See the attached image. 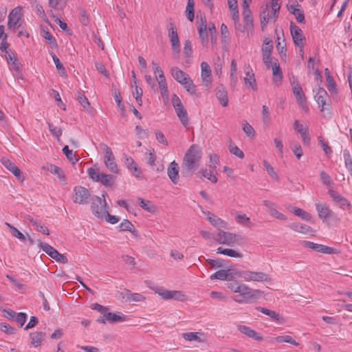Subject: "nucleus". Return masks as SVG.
I'll return each instance as SVG.
<instances>
[{
    "mask_svg": "<svg viewBox=\"0 0 352 352\" xmlns=\"http://www.w3.org/2000/svg\"><path fill=\"white\" fill-rule=\"evenodd\" d=\"M201 159V151L197 144H192L186 151L182 164L183 173L192 175L199 166Z\"/></svg>",
    "mask_w": 352,
    "mask_h": 352,
    "instance_id": "1",
    "label": "nucleus"
},
{
    "mask_svg": "<svg viewBox=\"0 0 352 352\" xmlns=\"http://www.w3.org/2000/svg\"><path fill=\"white\" fill-rule=\"evenodd\" d=\"M239 295L233 296L232 298L234 301L240 303H249L252 300L258 299L261 297L263 292L259 289H253L250 288L244 283L241 285Z\"/></svg>",
    "mask_w": 352,
    "mask_h": 352,
    "instance_id": "2",
    "label": "nucleus"
},
{
    "mask_svg": "<svg viewBox=\"0 0 352 352\" xmlns=\"http://www.w3.org/2000/svg\"><path fill=\"white\" fill-rule=\"evenodd\" d=\"M213 239L219 244H225L229 246L241 245L245 240V237L241 234L223 230L218 232Z\"/></svg>",
    "mask_w": 352,
    "mask_h": 352,
    "instance_id": "3",
    "label": "nucleus"
},
{
    "mask_svg": "<svg viewBox=\"0 0 352 352\" xmlns=\"http://www.w3.org/2000/svg\"><path fill=\"white\" fill-rule=\"evenodd\" d=\"M268 7V5H266L265 7L261 8V26L263 32L265 31L270 18L273 19L274 21H276L278 18L280 8V3L278 2V0H271V8L272 10V14L271 16H269Z\"/></svg>",
    "mask_w": 352,
    "mask_h": 352,
    "instance_id": "4",
    "label": "nucleus"
},
{
    "mask_svg": "<svg viewBox=\"0 0 352 352\" xmlns=\"http://www.w3.org/2000/svg\"><path fill=\"white\" fill-rule=\"evenodd\" d=\"M172 104L181 123L184 127L188 128L189 125V118L187 111L184 107L181 100L176 94H173L172 96Z\"/></svg>",
    "mask_w": 352,
    "mask_h": 352,
    "instance_id": "5",
    "label": "nucleus"
},
{
    "mask_svg": "<svg viewBox=\"0 0 352 352\" xmlns=\"http://www.w3.org/2000/svg\"><path fill=\"white\" fill-rule=\"evenodd\" d=\"M100 147L104 153V163L109 171L113 173H119L116 158L109 146L105 144H100Z\"/></svg>",
    "mask_w": 352,
    "mask_h": 352,
    "instance_id": "6",
    "label": "nucleus"
},
{
    "mask_svg": "<svg viewBox=\"0 0 352 352\" xmlns=\"http://www.w3.org/2000/svg\"><path fill=\"white\" fill-rule=\"evenodd\" d=\"M91 211L98 218H103L107 213V203L105 199H102L98 196H95L91 199Z\"/></svg>",
    "mask_w": 352,
    "mask_h": 352,
    "instance_id": "7",
    "label": "nucleus"
},
{
    "mask_svg": "<svg viewBox=\"0 0 352 352\" xmlns=\"http://www.w3.org/2000/svg\"><path fill=\"white\" fill-rule=\"evenodd\" d=\"M238 276L245 281L267 282L270 280L268 275L262 272L242 271L238 273Z\"/></svg>",
    "mask_w": 352,
    "mask_h": 352,
    "instance_id": "8",
    "label": "nucleus"
},
{
    "mask_svg": "<svg viewBox=\"0 0 352 352\" xmlns=\"http://www.w3.org/2000/svg\"><path fill=\"white\" fill-rule=\"evenodd\" d=\"M22 16V8L18 6L14 8L8 15V28L13 31L18 29L21 25Z\"/></svg>",
    "mask_w": 352,
    "mask_h": 352,
    "instance_id": "9",
    "label": "nucleus"
},
{
    "mask_svg": "<svg viewBox=\"0 0 352 352\" xmlns=\"http://www.w3.org/2000/svg\"><path fill=\"white\" fill-rule=\"evenodd\" d=\"M168 35L171 43L172 50L175 58H178L180 53V44L177 32V28L173 22L170 23Z\"/></svg>",
    "mask_w": 352,
    "mask_h": 352,
    "instance_id": "10",
    "label": "nucleus"
},
{
    "mask_svg": "<svg viewBox=\"0 0 352 352\" xmlns=\"http://www.w3.org/2000/svg\"><path fill=\"white\" fill-rule=\"evenodd\" d=\"M290 32L294 45L300 48V51H302V48L304 47L306 41L302 30L294 24V23L291 22Z\"/></svg>",
    "mask_w": 352,
    "mask_h": 352,
    "instance_id": "11",
    "label": "nucleus"
},
{
    "mask_svg": "<svg viewBox=\"0 0 352 352\" xmlns=\"http://www.w3.org/2000/svg\"><path fill=\"white\" fill-rule=\"evenodd\" d=\"M126 320L127 316L122 314V313L118 312L117 314H116L109 312L108 311H107L104 316H100L96 320V322L100 324H105L107 322L109 323H116L124 322L126 321Z\"/></svg>",
    "mask_w": 352,
    "mask_h": 352,
    "instance_id": "12",
    "label": "nucleus"
},
{
    "mask_svg": "<svg viewBox=\"0 0 352 352\" xmlns=\"http://www.w3.org/2000/svg\"><path fill=\"white\" fill-rule=\"evenodd\" d=\"M74 202L79 204H87L91 196L89 190L80 186L74 187Z\"/></svg>",
    "mask_w": 352,
    "mask_h": 352,
    "instance_id": "13",
    "label": "nucleus"
},
{
    "mask_svg": "<svg viewBox=\"0 0 352 352\" xmlns=\"http://www.w3.org/2000/svg\"><path fill=\"white\" fill-rule=\"evenodd\" d=\"M1 162L9 171H10L16 177V179L19 181L23 182L25 180V177L22 171L16 166L14 163L11 162L9 159L2 157L1 159Z\"/></svg>",
    "mask_w": 352,
    "mask_h": 352,
    "instance_id": "14",
    "label": "nucleus"
},
{
    "mask_svg": "<svg viewBox=\"0 0 352 352\" xmlns=\"http://www.w3.org/2000/svg\"><path fill=\"white\" fill-rule=\"evenodd\" d=\"M301 244L303 247L312 249L318 252L329 254H334L336 252L335 250L331 247L322 244L315 243L308 241H302Z\"/></svg>",
    "mask_w": 352,
    "mask_h": 352,
    "instance_id": "15",
    "label": "nucleus"
},
{
    "mask_svg": "<svg viewBox=\"0 0 352 352\" xmlns=\"http://www.w3.org/2000/svg\"><path fill=\"white\" fill-rule=\"evenodd\" d=\"M316 208L318 213V217L322 221L327 220L334 215L333 212L325 203L318 202L316 204Z\"/></svg>",
    "mask_w": 352,
    "mask_h": 352,
    "instance_id": "16",
    "label": "nucleus"
},
{
    "mask_svg": "<svg viewBox=\"0 0 352 352\" xmlns=\"http://www.w3.org/2000/svg\"><path fill=\"white\" fill-rule=\"evenodd\" d=\"M263 204L267 207V212L271 217L283 221H285L287 219V217L285 214L276 210V204L268 200H264L263 201Z\"/></svg>",
    "mask_w": 352,
    "mask_h": 352,
    "instance_id": "17",
    "label": "nucleus"
},
{
    "mask_svg": "<svg viewBox=\"0 0 352 352\" xmlns=\"http://www.w3.org/2000/svg\"><path fill=\"white\" fill-rule=\"evenodd\" d=\"M204 214L208 216V220L209 222L212 225L214 228H216L218 231L222 230L221 229H227L228 228V223L221 219V218L218 217L217 216L214 214H212L210 216V212H203Z\"/></svg>",
    "mask_w": 352,
    "mask_h": 352,
    "instance_id": "18",
    "label": "nucleus"
},
{
    "mask_svg": "<svg viewBox=\"0 0 352 352\" xmlns=\"http://www.w3.org/2000/svg\"><path fill=\"white\" fill-rule=\"evenodd\" d=\"M5 58L8 64L11 65L12 69L16 73L19 74L22 69V65L19 62V59L15 56L14 53L12 51H6Z\"/></svg>",
    "mask_w": 352,
    "mask_h": 352,
    "instance_id": "19",
    "label": "nucleus"
},
{
    "mask_svg": "<svg viewBox=\"0 0 352 352\" xmlns=\"http://www.w3.org/2000/svg\"><path fill=\"white\" fill-rule=\"evenodd\" d=\"M237 329L248 337L252 338L256 341H262L263 338L261 333L256 332L254 329H250L249 327L240 324L237 326Z\"/></svg>",
    "mask_w": 352,
    "mask_h": 352,
    "instance_id": "20",
    "label": "nucleus"
},
{
    "mask_svg": "<svg viewBox=\"0 0 352 352\" xmlns=\"http://www.w3.org/2000/svg\"><path fill=\"white\" fill-rule=\"evenodd\" d=\"M329 195L331 197V198L332 199V200L336 204H339V206L341 208H344L345 207L351 206V204L349 202V201L345 197L342 196L340 193L335 191L334 190L329 189Z\"/></svg>",
    "mask_w": 352,
    "mask_h": 352,
    "instance_id": "21",
    "label": "nucleus"
},
{
    "mask_svg": "<svg viewBox=\"0 0 352 352\" xmlns=\"http://www.w3.org/2000/svg\"><path fill=\"white\" fill-rule=\"evenodd\" d=\"M182 336L186 341H196L197 342H206V336L202 332H188L182 334Z\"/></svg>",
    "mask_w": 352,
    "mask_h": 352,
    "instance_id": "22",
    "label": "nucleus"
},
{
    "mask_svg": "<svg viewBox=\"0 0 352 352\" xmlns=\"http://www.w3.org/2000/svg\"><path fill=\"white\" fill-rule=\"evenodd\" d=\"M244 83L246 86L250 87L254 91H257V85L254 77V74L250 68V65L245 68V77L244 78Z\"/></svg>",
    "mask_w": 352,
    "mask_h": 352,
    "instance_id": "23",
    "label": "nucleus"
},
{
    "mask_svg": "<svg viewBox=\"0 0 352 352\" xmlns=\"http://www.w3.org/2000/svg\"><path fill=\"white\" fill-rule=\"evenodd\" d=\"M216 96L223 107H226L228 105V92L223 85H219L216 88Z\"/></svg>",
    "mask_w": 352,
    "mask_h": 352,
    "instance_id": "24",
    "label": "nucleus"
},
{
    "mask_svg": "<svg viewBox=\"0 0 352 352\" xmlns=\"http://www.w3.org/2000/svg\"><path fill=\"white\" fill-rule=\"evenodd\" d=\"M168 175L173 184L179 181V166L175 161H173L168 167Z\"/></svg>",
    "mask_w": 352,
    "mask_h": 352,
    "instance_id": "25",
    "label": "nucleus"
},
{
    "mask_svg": "<svg viewBox=\"0 0 352 352\" xmlns=\"http://www.w3.org/2000/svg\"><path fill=\"white\" fill-rule=\"evenodd\" d=\"M170 73L174 79L181 85L190 77L188 74L177 67H172Z\"/></svg>",
    "mask_w": 352,
    "mask_h": 352,
    "instance_id": "26",
    "label": "nucleus"
},
{
    "mask_svg": "<svg viewBox=\"0 0 352 352\" xmlns=\"http://www.w3.org/2000/svg\"><path fill=\"white\" fill-rule=\"evenodd\" d=\"M273 50V45H270L269 46H265L262 48L263 60L267 68L271 67L272 63V51Z\"/></svg>",
    "mask_w": 352,
    "mask_h": 352,
    "instance_id": "27",
    "label": "nucleus"
},
{
    "mask_svg": "<svg viewBox=\"0 0 352 352\" xmlns=\"http://www.w3.org/2000/svg\"><path fill=\"white\" fill-rule=\"evenodd\" d=\"M199 38L203 45H206L208 43V35L207 32L206 20H202L201 24L198 28Z\"/></svg>",
    "mask_w": 352,
    "mask_h": 352,
    "instance_id": "28",
    "label": "nucleus"
},
{
    "mask_svg": "<svg viewBox=\"0 0 352 352\" xmlns=\"http://www.w3.org/2000/svg\"><path fill=\"white\" fill-rule=\"evenodd\" d=\"M30 336L32 339L31 344L34 347H38L41 345V344L45 337V333H43L41 331H36V332L31 333L30 334Z\"/></svg>",
    "mask_w": 352,
    "mask_h": 352,
    "instance_id": "29",
    "label": "nucleus"
},
{
    "mask_svg": "<svg viewBox=\"0 0 352 352\" xmlns=\"http://www.w3.org/2000/svg\"><path fill=\"white\" fill-rule=\"evenodd\" d=\"M140 206L150 213H155L156 211V206L150 201L145 200L141 197L138 199Z\"/></svg>",
    "mask_w": 352,
    "mask_h": 352,
    "instance_id": "30",
    "label": "nucleus"
},
{
    "mask_svg": "<svg viewBox=\"0 0 352 352\" xmlns=\"http://www.w3.org/2000/svg\"><path fill=\"white\" fill-rule=\"evenodd\" d=\"M327 93L323 88H319L315 98L318 105L321 107V111H323L326 104V98Z\"/></svg>",
    "mask_w": 352,
    "mask_h": 352,
    "instance_id": "31",
    "label": "nucleus"
},
{
    "mask_svg": "<svg viewBox=\"0 0 352 352\" xmlns=\"http://www.w3.org/2000/svg\"><path fill=\"white\" fill-rule=\"evenodd\" d=\"M217 253L223 254L230 257L233 258H242L243 255L241 253L236 252L234 250L229 249V248H223L222 247H219L217 249Z\"/></svg>",
    "mask_w": 352,
    "mask_h": 352,
    "instance_id": "32",
    "label": "nucleus"
},
{
    "mask_svg": "<svg viewBox=\"0 0 352 352\" xmlns=\"http://www.w3.org/2000/svg\"><path fill=\"white\" fill-rule=\"evenodd\" d=\"M26 219L28 220L30 223H32L33 226L36 227V229L38 232H42L43 234L45 235L50 234L48 228L45 226L41 224V223L38 220L34 219L30 216H28L26 217Z\"/></svg>",
    "mask_w": 352,
    "mask_h": 352,
    "instance_id": "33",
    "label": "nucleus"
},
{
    "mask_svg": "<svg viewBox=\"0 0 352 352\" xmlns=\"http://www.w3.org/2000/svg\"><path fill=\"white\" fill-rule=\"evenodd\" d=\"M47 170L51 173L56 175L61 182L64 184L65 183L66 177L63 170L60 168L56 165L50 164L49 165Z\"/></svg>",
    "mask_w": 352,
    "mask_h": 352,
    "instance_id": "34",
    "label": "nucleus"
},
{
    "mask_svg": "<svg viewBox=\"0 0 352 352\" xmlns=\"http://www.w3.org/2000/svg\"><path fill=\"white\" fill-rule=\"evenodd\" d=\"M289 228L298 232L302 234H307L311 231V228L307 225L302 224L299 223H294L289 226Z\"/></svg>",
    "mask_w": 352,
    "mask_h": 352,
    "instance_id": "35",
    "label": "nucleus"
},
{
    "mask_svg": "<svg viewBox=\"0 0 352 352\" xmlns=\"http://www.w3.org/2000/svg\"><path fill=\"white\" fill-rule=\"evenodd\" d=\"M116 179V177L113 175L102 173V175H100V179L99 182H101L102 185L109 187L112 186L114 184Z\"/></svg>",
    "mask_w": 352,
    "mask_h": 352,
    "instance_id": "36",
    "label": "nucleus"
},
{
    "mask_svg": "<svg viewBox=\"0 0 352 352\" xmlns=\"http://www.w3.org/2000/svg\"><path fill=\"white\" fill-rule=\"evenodd\" d=\"M201 78L204 82L210 81L211 69L208 64L206 62H202L201 64Z\"/></svg>",
    "mask_w": 352,
    "mask_h": 352,
    "instance_id": "37",
    "label": "nucleus"
},
{
    "mask_svg": "<svg viewBox=\"0 0 352 352\" xmlns=\"http://www.w3.org/2000/svg\"><path fill=\"white\" fill-rule=\"evenodd\" d=\"M77 100L82 107L89 113H91L92 108L91 107L90 103L87 98L82 94L80 91H78Z\"/></svg>",
    "mask_w": 352,
    "mask_h": 352,
    "instance_id": "38",
    "label": "nucleus"
},
{
    "mask_svg": "<svg viewBox=\"0 0 352 352\" xmlns=\"http://www.w3.org/2000/svg\"><path fill=\"white\" fill-rule=\"evenodd\" d=\"M195 1L194 0H188L187 6L186 8V16L187 19L192 22L195 18Z\"/></svg>",
    "mask_w": 352,
    "mask_h": 352,
    "instance_id": "39",
    "label": "nucleus"
},
{
    "mask_svg": "<svg viewBox=\"0 0 352 352\" xmlns=\"http://www.w3.org/2000/svg\"><path fill=\"white\" fill-rule=\"evenodd\" d=\"M50 55L54 62V64L56 65V69L59 72L60 75L63 77L67 76V72L66 70L63 66V65L61 63L59 58L55 55L54 52H51Z\"/></svg>",
    "mask_w": 352,
    "mask_h": 352,
    "instance_id": "40",
    "label": "nucleus"
},
{
    "mask_svg": "<svg viewBox=\"0 0 352 352\" xmlns=\"http://www.w3.org/2000/svg\"><path fill=\"white\" fill-rule=\"evenodd\" d=\"M256 309L263 314L268 316L274 321H279L281 318L280 314L275 311H272L261 307H258Z\"/></svg>",
    "mask_w": 352,
    "mask_h": 352,
    "instance_id": "41",
    "label": "nucleus"
},
{
    "mask_svg": "<svg viewBox=\"0 0 352 352\" xmlns=\"http://www.w3.org/2000/svg\"><path fill=\"white\" fill-rule=\"evenodd\" d=\"M292 85L293 87V93L296 98L297 102L306 98L302 91V87L298 82L296 83L295 82H293Z\"/></svg>",
    "mask_w": 352,
    "mask_h": 352,
    "instance_id": "42",
    "label": "nucleus"
},
{
    "mask_svg": "<svg viewBox=\"0 0 352 352\" xmlns=\"http://www.w3.org/2000/svg\"><path fill=\"white\" fill-rule=\"evenodd\" d=\"M63 153L65 155L67 158L74 164L79 160V158L77 157L76 153H74L72 150H70L68 146H65L63 147Z\"/></svg>",
    "mask_w": 352,
    "mask_h": 352,
    "instance_id": "43",
    "label": "nucleus"
},
{
    "mask_svg": "<svg viewBox=\"0 0 352 352\" xmlns=\"http://www.w3.org/2000/svg\"><path fill=\"white\" fill-rule=\"evenodd\" d=\"M182 85L184 86L186 91L190 94H196V86L194 85L192 80L190 77H188V79L185 80Z\"/></svg>",
    "mask_w": 352,
    "mask_h": 352,
    "instance_id": "44",
    "label": "nucleus"
},
{
    "mask_svg": "<svg viewBox=\"0 0 352 352\" xmlns=\"http://www.w3.org/2000/svg\"><path fill=\"white\" fill-rule=\"evenodd\" d=\"M273 70V76L274 81H281L283 78V74L280 65L277 63L271 65Z\"/></svg>",
    "mask_w": 352,
    "mask_h": 352,
    "instance_id": "45",
    "label": "nucleus"
},
{
    "mask_svg": "<svg viewBox=\"0 0 352 352\" xmlns=\"http://www.w3.org/2000/svg\"><path fill=\"white\" fill-rule=\"evenodd\" d=\"M5 224L9 228L11 234L21 241L25 240V236L21 233L16 228L11 225L10 223L6 222Z\"/></svg>",
    "mask_w": 352,
    "mask_h": 352,
    "instance_id": "46",
    "label": "nucleus"
},
{
    "mask_svg": "<svg viewBox=\"0 0 352 352\" xmlns=\"http://www.w3.org/2000/svg\"><path fill=\"white\" fill-rule=\"evenodd\" d=\"M326 80L327 82V88L330 92H333L336 89V83L335 82L333 78L330 75L329 69H325Z\"/></svg>",
    "mask_w": 352,
    "mask_h": 352,
    "instance_id": "47",
    "label": "nucleus"
},
{
    "mask_svg": "<svg viewBox=\"0 0 352 352\" xmlns=\"http://www.w3.org/2000/svg\"><path fill=\"white\" fill-rule=\"evenodd\" d=\"M39 245L43 251H44L52 258L58 252L55 248L46 243H41Z\"/></svg>",
    "mask_w": 352,
    "mask_h": 352,
    "instance_id": "48",
    "label": "nucleus"
},
{
    "mask_svg": "<svg viewBox=\"0 0 352 352\" xmlns=\"http://www.w3.org/2000/svg\"><path fill=\"white\" fill-rule=\"evenodd\" d=\"M170 299L183 302L186 300V296L182 291L171 290L169 296V300Z\"/></svg>",
    "mask_w": 352,
    "mask_h": 352,
    "instance_id": "49",
    "label": "nucleus"
},
{
    "mask_svg": "<svg viewBox=\"0 0 352 352\" xmlns=\"http://www.w3.org/2000/svg\"><path fill=\"white\" fill-rule=\"evenodd\" d=\"M228 276H229V274H228V270H221L216 272L212 275H211L210 279H212V280L219 279V280H224L228 279Z\"/></svg>",
    "mask_w": 352,
    "mask_h": 352,
    "instance_id": "50",
    "label": "nucleus"
},
{
    "mask_svg": "<svg viewBox=\"0 0 352 352\" xmlns=\"http://www.w3.org/2000/svg\"><path fill=\"white\" fill-rule=\"evenodd\" d=\"M121 231H129L132 233L135 232L134 226L127 219H124L119 226Z\"/></svg>",
    "mask_w": 352,
    "mask_h": 352,
    "instance_id": "51",
    "label": "nucleus"
},
{
    "mask_svg": "<svg viewBox=\"0 0 352 352\" xmlns=\"http://www.w3.org/2000/svg\"><path fill=\"white\" fill-rule=\"evenodd\" d=\"M153 289L156 294H158L163 299L169 300V296L171 290H167L162 287H155Z\"/></svg>",
    "mask_w": 352,
    "mask_h": 352,
    "instance_id": "52",
    "label": "nucleus"
},
{
    "mask_svg": "<svg viewBox=\"0 0 352 352\" xmlns=\"http://www.w3.org/2000/svg\"><path fill=\"white\" fill-rule=\"evenodd\" d=\"M263 166H265L268 174L276 181L278 180V177L276 172L274 170V168L270 164V163L267 160H263Z\"/></svg>",
    "mask_w": 352,
    "mask_h": 352,
    "instance_id": "53",
    "label": "nucleus"
},
{
    "mask_svg": "<svg viewBox=\"0 0 352 352\" xmlns=\"http://www.w3.org/2000/svg\"><path fill=\"white\" fill-rule=\"evenodd\" d=\"M242 284H243V283H241L240 281H238L236 280H232L229 281L227 283V287L232 292H233L234 293H239V292L240 291L241 285H242Z\"/></svg>",
    "mask_w": 352,
    "mask_h": 352,
    "instance_id": "54",
    "label": "nucleus"
},
{
    "mask_svg": "<svg viewBox=\"0 0 352 352\" xmlns=\"http://www.w3.org/2000/svg\"><path fill=\"white\" fill-rule=\"evenodd\" d=\"M200 172L204 177L208 179L212 183L215 184L217 182V178L213 174L212 170L203 169Z\"/></svg>",
    "mask_w": 352,
    "mask_h": 352,
    "instance_id": "55",
    "label": "nucleus"
},
{
    "mask_svg": "<svg viewBox=\"0 0 352 352\" xmlns=\"http://www.w3.org/2000/svg\"><path fill=\"white\" fill-rule=\"evenodd\" d=\"M293 212L296 216L300 217L304 220L309 221L311 219V215L309 213L300 208H295Z\"/></svg>",
    "mask_w": 352,
    "mask_h": 352,
    "instance_id": "56",
    "label": "nucleus"
},
{
    "mask_svg": "<svg viewBox=\"0 0 352 352\" xmlns=\"http://www.w3.org/2000/svg\"><path fill=\"white\" fill-rule=\"evenodd\" d=\"M262 121L264 124L268 125L270 122V116L268 107L266 105L262 107Z\"/></svg>",
    "mask_w": 352,
    "mask_h": 352,
    "instance_id": "57",
    "label": "nucleus"
},
{
    "mask_svg": "<svg viewBox=\"0 0 352 352\" xmlns=\"http://www.w3.org/2000/svg\"><path fill=\"white\" fill-rule=\"evenodd\" d=\"M126 293H127V300L129 302H140L144 299V297L142 295H141L140 294H138V293L131 294L130 291H129V290H126Z\"/></svg>",
    "mask_w": 352,
    "mask_h": 352,
    "instance_id": "58",
    "label": "nucleus"
},
{
    "mask_svg": "<svg viewBox=\"0 0 352 352\" xmlns=\"http://www.w3.org/2000/svg\"><path fill=\"white\" fill-rule=\"evenodd\" d=\"M43 37L48 41L52 47L57 48L58 44L54 37L48 31H44Z\"/></svg>",
    "mask_w": 352,
    "mask_h": 352,
    "instance_id": "59",
    "label": "nucleus"
},
{
    "mask_svg": "<svg viewBox=\"0 0 352 352\" xmlns=\"http://www.w3.org/2000/svg\"><path fill=\"white\" fill-rule=\"evenodd\" d=\"M229 151L231 154L236 156L240 159H243L244 157L243 152L236 146H232L231 144L229 146Z\"/></svg>",
    "mask_w": 352,
    "mask_h": 352,
    "instance_id": "60",
    "label": "nucleus"
},
{
    "mask_svg": "<svg viewBox=\"0 0 352 352\" xmlns=\"http://www.w3.org/2000/svg\"><path fill=\"white\" fill-rule=\"evenodd\" d=\"M89 177L95 182H99L102 173L96 170L94 168H89L87 170Z\"/></svg>",
    "mask_w": 352,
    "mask_h": 352,
    "instance_id": "61",
    "label": "nucleus"
},
{
    "mask_svg": "<svg viewBox=\"0 0 352 352\" xmlns=\"http://www.w3.org/2000/svg\"><path fill=\"white\" fill-rule=\"evenodd\" d=\"M0 329L2 331L11 335L14 334L16 332V330L14 328L6 323H0Z\"/></svg>",
    "mask_w": 352,
    "mask_h": 352,
    "instance_id": "62",
    "label": "nucleus"
},
{
    "mask_svg": "<svg viewBox=\"0 0 352 352\" xmlns=\"http://www.w3.org/2000/svg\"><path fill=\"white\" fill-rule=\"evenodd\" d=\"M320 179L323 184L330 186L333 184V180L330 176L324 171H322L320 174Z\"/></svg>",
    "mask_w": 352,
    "mask_h": 352,
    "instance_id": "63",
    "label": "nucleus"
},
{
    "mask_svg": "<svg viewBox=\"0 0 352 352\" xmlns=\"http://www.w3.org/2000/svg\"><path fill=\"white\" fill-rule=\"evenodd\" d=\"M219 159L217 154L210 155L209 167L210 169H215L219 164Z\"/></svg>",
    "mask_w": 352,
    "mask_h": 352,
    "instance_id": "64",
    "label": "nucleus"
}]
</instances>
